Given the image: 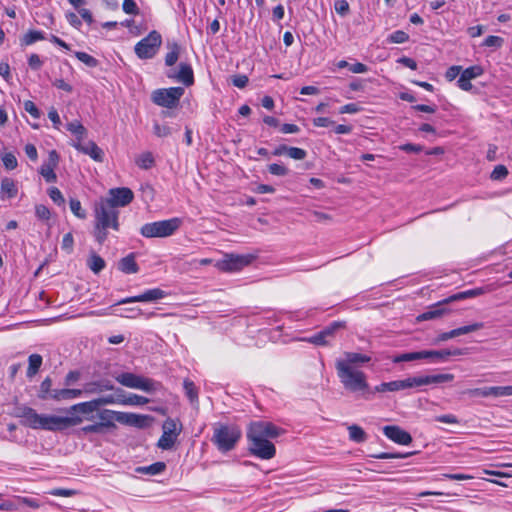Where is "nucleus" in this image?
I'll return each instance as SVG.
<instances>
[{
    "label": "nucleus",
    "mask_w": 512,
    "mask_h": 512,
    "mask_svg": "<svg viewBox=\"0 0 512 512\" xmlns=\"http://www.w3.org/2000/svg\"><path fill=\"white\" fill-rule=\"evenodd\" d=\"M282 430L267 421H254L249 425L247 438L250 442L249 450L260 459L268 460L275 456L276 449L269 438H276Z\"/></svg>",
    "instance_id": "f257e3e1"
},
{
    "label": "nucleus",
    "mask_w": 512,
    "mask_h": 512,
    "mask_svg": "<svg viewBox=\"0 0 512 512\" xmlns=\"http://www.w3.org/2000/svg\"><path fill=\"white\" fill-rule=\"evenodd\" d=\"M24 425L32 429H43L48 431L63 430L71 425L83 421L81 417H62L56 415L38 414L34 409L25 407L21 414Z\"/></svg>",
    "instance_id": "f03ea898"
},
{
    "label": "nucleus",
    "mask_w": 512,
    "mask_h": 512,
    "mask_svg": "<svg viewBox=\"0 0 512 512\" xmlns=\"http://www.w3.org/2000/svg\"><path fill=\"white\" fill-rule=\"evenodd\" d=\"M241 436V429L237 425L218 422L213 425L211 441L220 452L226 453L235 448Z\"/></svg>",
    "instance_id": "7ed1b4c3"
},
{
    "label": "nucleus",
    "mask_w": 512,
    "mask_h": 512,
    "mask_svg": "<svg viewBox=\"0 0 512 512\" xmlns=\"http://www.w3.org/2000/svg\"><path fill=\"white\" fill-rule=\"evenodd\" d=\"M335 369L340 383L345 390L356 393L364 392L368 389L369 384L363 371L339 364H335Z\"/></svg>",
    "instance_id": "20e7f679"
},
{
    "label": "nucleus",
    "mask_w": 512,
    "mask_h": 512,
    "mask_svg": "<svg viewBox=\"0 0 512 512\" xmlns=\"http://www.w3.org/2000/svg\"><path fill=\"white\" fill-rule=\"evenodd\" d=\"M182 225L178 217L144 224L140 234L145 238H165L172 236Z\"/></svg>",
    "instance_id": "39448f33"
},
{
    "label": "nucleus",
    "mask_w": 512,
    "mask_h": 512,
    "mask_svg": "<svg viewBox=\"0 0 512 512\" xmlns=\"http://www.w3.org/2000/svg\"><path fill=\"white\" fill-rule=\"evenodd\" d=\"M115 379L122 386L138 389L146 393H153L162 389L160 382L131 372L120 373L115 376Z\"/></svg>",
    "instance_id": "423d86ee"
},
{
    "label": "nucleus",
    "mask_w": 512,
    "mask_h": 512,
    "mask_svg": "<svg viewBox=\"0 0 512 512\" xmlns=\"http://www.w3.org/2000/svg\"><path fill=\"white\" fill-rule=\"evenodd\" d=\"M94 217L98 227L119 230V211L110 202H97L94 206Z\"/></svg>",
    "instance_id": "0eeeda50"
},
{
    "label": "nucleus",
    "mask_w": 512,
    "mask_h": 512,
    "mask_svg": "<svg viewBox=\"0 0 512 512\" xmlns=\"http://www.w3.org/2000/svg\"><path fill=\"white\" fill-rule=\"evenodd\" d=\"M183 95L184 88L182 87L161 88L152 92L151 100L158 106L173 109L179 105Z\"/></svg>",
    "instance_id": "6e6552de"
},
{
    "label": "nucleus",
    "mask_w": 512,
    "mask_h": 512,
    "mask_svg": "<svg viewBox=\"0 0 512 512\" xmlns=\"http://www.w3.org/2000/svg\"><path fill=\"white\" fill-rule=\"evenodd\" d=\"M161 43L160 33L153 30L135 45L134 50L140 59H151L157 54Z\"/></svg>",
    "instance_id": "1a4fd4ad"
},
{
    "label": "nucleus",
    "mask_w": 512,
    "mask_h": 512,
    "mask_svg": "<svg viewBox=\"0 0 512 512\" xmlns=\"http://www.w3.org/2000/svg\"><path fill=\"white\" fill-rule=\"evenodd\" d=\"M162 429L163 434L158 440L157 446L163 450H169L174 446L182 431V426L177 420L168 418L164 421Z\"/></svg>",
    "instance_id": "9d476101"
},
{
    "label": "nucleus",
    "mask_w": 512,
    "mask_h": 512,
    "mask_svg": "<svg viewBox=\"0 0 512 512\" xmlns=\"http://www.w3.org/2000/svg\"><path fill=\"white\" fill-rule=\"evenodd\" d=\"M252 260L253 256L251 255L228 253L217 261L216 267L221 271L236 272L248 266Z\"/></svg>",
    "instance_id": "9b49d317"
},
{
    "label": "nucleus",
    "mask_w": 512,
    "mask_h": 512,
    "mask_svg": "<svg viewBox=\"0 0 512 512\" xmlns=\"http://www.w3.org/2000/svg\"><path fill=\"white\" fill-rule=\"evenodd\" d=\"M133 192L126 187L113 188L109 191V197L101 199L104 202H110V204L117 209V207L127 206L133 200Z\"/></svg>",
    "instance_id": "f8f14e48"
},
{
    "label": "nucleus",
    "mask_w": 512,
    "mask_h": 512,
    "mask_svg": "<svg viewBox=\"0 0 512 512\" xmlns=\"http://www.w3.org/2000/svg\"><path fill=\"white\" fill-rule=\"evenodd\" d=\"M166 76L169 79L182 83L187 87L194 84V73L189 63H180L178 71L170 69L167 71Z\"/></svg>",
    "instance_id": "ddd939ff"
},
{
    "label": "nucleus",
    "mask_w": 512,
    "mask_h": 512,
    "mask_svg": "<svg viewBox=\"0 0 512 512\" xmlns=\"http://www.w3.org/2000/svg\"><path fill=\"white\" fill-rule=\"evenodd\" d=\"M384 435L394 443L399 445H409L412 442L411 435L397 425H387L383 427Z\"/></svg>",
    "instance_id": "4468645a"
},
{
    "label": "nucleus",
    "mask_w": 512,
    "mask_h": 512,
    "mask_svg": "<svg viewBox=\"0 0 512 512\" xmlns=\"http://www.w3.org/2000/svg\"><path fill=\"white\" fill-rule=\"evenodd\" d=\"M59 162V155L55 150L49 152L48 160L40 167V174L43 176L47 183H54L57 181V175L54 170Z\"/></svg>",
    "instance_id": "2eb2a0df"
},
{
    "label": "nucleus",
    "mask_w": 512,
    "mask_h": 512,
    "mask_svg": "<svg viewBox=\"0 0 512 512\" xmlns=\"http://www.w3.org/2000/svg\"><path fill=\"white\" fill-rule=\"evenodd\" d=\"M371 356L368 354L357 352H344L343 357L335 361V364L346 365L352 369H358L364 364L371 361Z\"/></svg>",
    "instance_id": "dca6fc26"
},
{
    "label": "nucleus",
    "mask_w": 512,
    "mask_h": 512,
    "mask_svg": "<svg viewBox=\"0 0 512 512\" xmlns=\"http://www.w3.org/2000/svg\"><path fill=\"white\" fill-rule=\"evenodd\" d=\"M166 296L165 291L160 288L146 290L140 295L127 297L120 300L116 305L134 303V302H154L163 299Z\"/></svg>",
    "instance_id": "f3484780"
},
{
    "label": "nucleus",
    "mask_w": 512,
    "mask_h": 512,
    "mask_svg": "<svg viewBox=\"0 0 512 512\" xmlns=\"http://www.w3.org/2000/svg\"><path fill=\"white\" fill-rule=\"evenodd\" d=\"M412 381L415 388L432 385V384H441L445 382H451L454 379L453 374H436V375H421V376H412Z\"/></svg>",
    "instance_id": "a211bd4d"
},
{
    "label": "nucleus",
    "mask_w": 512,
    "mask_h": 512,
    "mask_svg": "<svg viewBox=\"0 0 512 512\" xmlns=\"http://www.w3.org/2000/svg\"><path fill=\"white\" fill-rule=\"evenodd\" d=\"M462 354L461 349H443V350H423L420 351L421 359H427L434 363L446 361L450 356H458Z\"/></svg>",
    "instance_id": "6ab92c4d"
},
{
    "label": "nucleus",
    "mask_w": 512,
    "mask_h": 512,
    "mask_svg": "<svg viewBox=\"0 0 512 512\" xmlns=\"http://www.w3.org/2000/svg\"><path fill=\"white\" fill-rule=\"evenodd\" d=\"M117 422L137 428H144L148 425L151 417L129 412H120L117 415Z\"/></svg>",
    "instance_id": "aec40b11"
},
{
    "label": "nucleus",
    "mask_w": 512,
    "mask_h": 512,
    "mask_svg": "<svg viewBox=\"0 0 512 512\" xmlns=\"http://www.w3.org/2000/svg\"><path fill=\"white\" fill-rule=\"evenodd\" d=\"M73 147H75L78 151L89 155L93 160L102 162L104 153L101 148H99L95 142L88 141V142H82V141H76L73 143Z\"/></svg>",
    "instance_id": "412c9836"
},
{
    "label": "nucleus",
    "mask_w": 512,
    "mask_h": 512,
    "mask_svg": "<svg viewBox=\"0 0 512 512\" xmlns=\"http://www.w3.org/2000/svg\"><path fill=\"white\" fill-rule=\"evenodd\" d=\"M85 394L84 388L83 389H54L53 393H51V399L55 401H62V400H72L81 397Z\"/></svg>",
    "instance_id": "4be33fe9"
},
{
    "label": "nucleus",
    "mask_w": 512,
    "mask_h": 512,
    "mask_svg": "<svg viewBox=\"0 0 512 512\" xmlns=\"http://www.w3.org/2000/svg\"><path fill=\"white\" fill-rule=\"evenodd\" d=\"M113 389L114 385L108 379L93 381L85 384L84 386L85 395L96 394L104 391H111Z\"/></svg>",
    "instance_id": "5701e85b"
},
{
    "label": "nucleus",
    "mask_w": 512,
    "mask_h": 512,
    "mask_svg": "<svg viewBox=\"0 0 512 512\" xmlns=\"http://www.w3.org/2000/svg\"><path fill=\"white\" fill-rule=\"evenodd\" d=\"M18 187L11 178H3L1 180L0 197L2 200L12 199L17 196Z\"/></svg>",
    "instance_id": "b1692460"
},
{
    "label": "nucleus",
    "mask_w": 512,
    "mask_h": 512,
    "mask_svg": "<svg viewBox=\"0 0 512 512\" xmlns=\"http://www.w3.org/2000/svg\"><path fill=\"white\" fill-rule=\"evenodd\" d=\"M118 269L125 274H134L139 271V266L135 261V254L130 253L123 257L118 263Z\"/></svg>",
    "instance_id": "393cba45"
},
{
    "label": "nucleus",
    "mask_w": 512,
    "mask_h": 512,
    "mask_svg": "<svg viewBox=\"0 0 512 512\" xmlns=\"http://www.w3.org/2000/svg\"><path fill=\"white\" fill-rule=\"evenodd\" d=\"M118 413V411H113L109 409L101 410L97 414V418L99 419L98 423H100L103 429L113 428L115 427L114 421H117Z\"/></svg>",
    "instance_id": "a878e982"
},
{
    "label": "nucleus",
    "mask_w": 512,
    "mask_h": 512,
    "mask_svg": "<svg viewBox=\"0 0 512 512\" xmlns=\"http://www.w3.org/2000/svg\"><path fill=\"white\" fill-rule=\"evenodd\" d=\"M97 410L98 406L97 401H95V399L91 401L77 403L70 407V412L81 414H91Z\"/></svg>",
    "instance_id": "bb28decb"
},
{
    "label": "nucleus",
    "mask_w": 512,
    "mask_h": 512,
    "mask_svg": "<svg viewBox=\"0 0 512 512\" xmlns=\"http://www.w3.org/2000/svg\"><path fill=\"white\" fill-rule=\"evenodd\" d=\"M166 468L164 462H155L148 466H141L136 468V472L147 475L161 474Z\"/></svg>",
    "instance_id": "cd10ccee"
},
{
    "label": "nucleus",
    "mask_w": 512,
    "mask_h": 512,
    "mask_svg": "<svg viewBox=\"0 0 512 512\" xmlns=\"http://www.w3.org/2000/svg\"><path fill=\"white\" fill-rule=\"evenodd\" d=\"M105 265V260L96 253H91L87 260V266L95 274L101 272L105 268Z\"/></svg>",
    "instance_id": "c85d7f7f"
},
{
    "label": "nucleus",
    "mask_w": 512,
    "mask_h": 512,
    "mask_svg": "<svg viewBox=\"0 0 512 512\" xmlns=\"http://www.w3.org/2000/svg\"><path fill=\"white\" fill-rule=\"evenodd\" d=\"M148 402V398L137 394H129L128 397H124L121 400H118V404L124 406H142L147 404Z\"/></svg>",
    "instance_id": "c756f323"
},
{
    "label": "nucleus",
    "mask_w": 512,
    "mask_h": 512,
    "mask_svg": "<svg viewBox=\"0 0 512 512\" xmlns=\"http://www.w3.org/2000/svg\"><path fill=\"white\" fill-rule=\"evenodd\" d=\"M377 392H397L404 390L403 379L390 382H383L375 387Z\"/></svg>",
    "instance_id": "7c9ffc66"
},
{
    "label": "nucleus",
    "mask_w": 512,
    "mask_h": 512,
    "mask_svg": "<svg viewBox=\"0 0 512 512\" xmlns=\"http://www.w3.org/2000/svg\"><path fill=\"white\" fill-rule=\"evenodd\" d=\"M349 439L356 443H363L367 440L366 432L358 425H350L348 427Z\"/></svg>",
    "instance_id": "2f4dec72"
},
{
    "label": "nucleus",
    "mask_w": 512,
    "mask_h": 512,
    "mask_svg": "<svg viewBox=\"0 0 512 512\" xmlns=\"http://www.w3.org/2000/svg\"><path fill=\"white\" fill-rule=\"evenodd\" d=\"M168 49L169 51L165 56V64L171 67L177 62L179 58L180 46L176 42H173L168 44Z\"/></svg>",
    "instance_id": "473e14b6"
},
{
    "label": "nucleus",
    "mask_w": 512,
    "mask_h": 512,
    "mask_svg": "<svg viewBox=\"0 0 512 512\" xmlns=\"http://www.w3.org/2000/svg\"><path fill=\"white\" fill-rule=\"evenodd\" d=\"M45 39L44 33L41 31L31 30L21 38L22 46H29L33 43Z\"/></svg>",
    "instance_id": "72a5a7b5"
},
{
    "label": "nucleus",
    "mask_w": 512,
    "mask_h": 512,
    "mask_svg": "<svg viewBox=\"0 0 512 512\" xmlns=\"http://www.w3.org/2000/svg\"><path fill=\"white\" fill-rule=\"evenodd\" d=\"M29 366L27 369V376L33 377L42 365V356L39 354H32L28 359Z\"/></svg>",
    "instance_id": "f704fd0d"
},
{
    "label": "nucleus",
    "mask_w": 512,
    "mask_h": 512,
    "mask_svg": "<svg viewBox=\"0 0 512 512\" xmlns=\"http://www.w3.org/2000/svg\"><path fill=\"white\" fill-rule=\"evenodd\" d=\"M135 162L139 168L147 170L154 165V157L151 152H144L136 158Z\"/></svg>",
    "instance_id": "c9c22d12"
},
{
    "label": "nucleus",
    "mask_w": 512,
    "mask_h": 512,
    "mask_svg": "<svg viewBox=\"0 0 512 512\" xmlns=\"http://www.w3.org/2000/svg\"><path fill=\"white\" fill-rule=\"evenodd\" d=\"M183 388L186 396L188 397L191 403L198 401V390L193 381L185 379L183 382Z\"/></svg>",
    "instance_id": "e433bc0d"
},
{
    "label": "nucleus",
    "mask_w": 512,
    "mask_h": 512,
    "mask_svg": "<svg viewBox=\"0 0 512 512\" xmlns=\"http://www.w3.org/2000/svg\"><path fill=\"white\" fill-rule=\"evenodd\" d=\"M51 387H52L51 378H49V377L45 378L40 385L38 397L43 400L51 399V393H53V390L51 389Z\"/></svg>",
    "instance_id": "4c0bfd02"
},
{
    "label": "nucleus",
    "mask_w": 512,
    "mask_h": 512,
    "mask_svg": "<svg viewBox=\"0 0 512 512\" xmlns=\"http://www.w3.org/2000/svg\"><path fill=\"white\" fill-rule=\"evenodd\" d=\"M15 501L19 504V507L25 505L32 509H38L42 505L39 499L33 497L16 496Z\"/></svg>",
    "instance_id": "58836bf2"
},
{
    "label": "nucleus",
    "mask_w": 512,
    "mask_h": 512,
    "mask_svg": "<svg viewBox=\"0 0 512 512\" xmlns=\"http://www.w3.org/2000/svg\"><path fill=\"white\" fill-rule=\"evenodd\" d=\"M67 129L77 137V141H82V138L86 133V128L78 121L68 123Z\"/></svg>",
    "instance_id": "ea45409f"
},
{
    "label": "nucleus",
    "mask_w": 512,
    "mask_h": 512,
    "mask_svg": "<svg viewBox=\"0 0 512 512\" xmlns=\"http://www.w3.org/2000/svg\"><path fill=\"white\" fill-rule=\"evenodd\" d=\"M481 293H482L481 289H471V290H467L464 292H459L455 295H452L448 299H446L445 303H448L451 301H456V300H461V299H465V298H469V297H475V296L480 295Z\"/></svg>",
    "instance_id": "a19ab883"
},
{
    "label": "nucleus",
    "mask_w": 512,
    "mask_h": 512,
    "mask_svg": "<svg viewBox=\"0 0 512 512\" xmlns=\"http://www.w3.org/2000/svg\"><path fill=\"white\" fill-rule=\"evenodd\" d=\"M343 327H344L343 322L335 321V322L329 324L328 326H326L325 328H323L321 330V332L325 336V338L330 341V339L334 337L335 333Z\"/></svg>",
    "instance_id": "79ce46f5"
},
{
    "label": "nucleus",
    "mask_w": 512,
    "mask_h": 512,
    "mask_svg": "<svg viewBox=\"0 0 512 512\" xmlns=\"http://www.w3.org/2000/svg\"><path fill=\"white\" fill-rule=\"evenodd\" d=\"M71 212L79 219L86 218V212L82 208L81 202L78 199L71 198L69 201Z\"/></svg>",
    "instance_id": "37998d69"
},
{
    "label": "nucleus",
    "mask_w": 512,
    "mask_h": 512,
    "mask_svg": "<svg viewBox=\"0 0 512 512\" xmlns=\"http://www.w3.org/2000/svg\"><path fill=\"white\" fill-rule=\"evenodd\" d=\"M420 359H421L420 351H416V352H408V353L399 354V355L395 356L392 359V361L394 363H400V362H409V361H415V360H420Z\"/></svg>",
    "instance_id": "c03bdc74"
},
{
    "label": "nucleus",
    "mask_w": 512,
    "mask_h": 512,
    "mask_svg": "<svg viewBox=\"0 0 512 512\" xmlns=\"http://www.w3.org/2000/svg\"><path fill=\"white\" fill-rule=\"evenodd\" d=\"M483 327H484V324L482 322H476V323H473V324H470V325H466V326H462V327L456 328L454 330H455V333H456V337H458V336H461V335H464V334H468V333H471V332L478 331V330L482 329Z\"/></svg>",
    "instance_id": "a18cd8bd"
},
{
    "label": "nucleus",
    "mask_w": 512,
    "mask_h": 512,
    "mask_svg": "<svg viewBox=\"0 0 512 512\" xmlns=\"http://www.w3.org/2000/svg\"><path fill=\"white\" fill-rule=\"evenodd\" d=\"M302 340L317 346H326L329 344V340L325 338L321 331L310 337L302 338Z\"/></svg>",
    "instance_id": "49530a36"
},
{
    "label": "nucleus",
    "mask_w": 512,
    "mask_h": 512,
    "mask_svg": "<svg viewBox=\"0 0 512 512\" xmlns=\"http://www.w3.org/2000/svg\"><path fill=\"white\" fill-rule=\"evenodd\" d=\"M75 56L79 61H81L88 67H96L98 65L97 59L86 52L77 51L75 52Z\"/></svg>",
    "instance_id": "de8ad7c7"
},
{
    "label": "nucleus",
    "mask_w": 512,
    "mask_h": 512,
    "mask_svg": "<svg viewBox=\"0 0 512 512\" xmlns=\"http://www.w3.org/2000/svg\"><path fill=\"white\" fill-rule=\"evenodd\" d=\"M444 313V309L440 307V305L431 308L429 311L421 314L418 319L419 320H431L440 317Z\"/></svg>",
    "instance_id": "09e8293b"
},
{
    "label": "nucleus",
    "mask_w": 512,
    "mask_h": 512,
    "mask_svg": "<svg viewBox=\"0 0 512 512\" xmlns=\"http://www.w3.org/2000/svg\"><path fill=\"white\" fill-rule=\"evenodd\" d=\"M483 68L479 65L468 67L462 70V75L465 76L468 80L475 79L483 74Z\"/></svg>",
    "instance_id": "8fccbe9b"
},
{
    "label": "nucleus",
    "mask_w": 512,
    "mask_h": 512,
    "mask_svg": "<svg viewBox=\"0 0 512 512\" xmlns=\"http://www.w3.org/2000/svg\"><path fill=\"white\" fill-rule=\"evenodd\" d=\"M408 39H409V35L402 30L394 31L393 33H391L388 36V41L390 43H396V44L405 43L406 41H408Z\"/></svg>",
    "instance_id": "3c124183"
},
{
    "label": "nucleus",
    "mask_w": 512,
    "mask_h": 512,
    "mask_svg": "<svg viewBox=\"0 0 512 512\" xmlns=\"http://www.w3.org/2000/svg\"><path fill=\"white\" fill-rule=\"evenodd\" d=\"M412 453H387V452H381L378 454H373L372 457L376 459H403L407 458Z\"/></svg>",
    "instance_id": "603ef678"
},
{
    "label": "nucleus",
    "mask_w": 512,
    "mask_h": 512,
    "mask_svg": "<svg viewBox=\"0 0 512 512\" xmlns=\"http://www.w3.org/2000/svg\"><path fill=\"white\" fill-rule=\"evenodd\" d=\"M508 175V169L504 165H497L493 169L490 177L492 180L500 181Z\"/></svg>",
    "instance_id": "864d4df0"
},
{
    "label": "nucleus",
    "mask_w": 512,
    "mask_h": 512,
    "mask_svg": "<svg viewBox=\"0 0 512 512\" xmlns=\"http://www.w3.org/2000/svg\"><path fill=\"white\" fill-rule=\"evenodd\" d=\"M2 162L5 168L8 170H13L18 165L17 158L13 153H5L2 156Z\"/></svg>",
    "instance_id": "5fc2aeb1"
},
{
    "label": "nucleus",
    "mask_w": 512,
    "mask_h": 512,
    "mask_svg": "<svg viewBox=\"0 0 512 512\" xmlns=\"http://www.w3.org/2000/svg\"><path fill=\"white\" fill-rule=\"evenodd\" d=\"M153 132L157 137L163 138L171 134V129L167 125H161L158 122H154Z\"/></svg>",
    "instance_id": "6e6d98bb"
},
{
    "label": "nucleus",
    "mask_w": 512,
    "mask_h": 512,
    "mask_svg": "<svg viewBox=\"0 0 512 512\" xmlns=\"http://www.w3.org/2000/svg\"><path fill=\"white\" fill-rule=\"evenodd\" d=\"M35 215L40 220H49L51 213L47 206L43 204H38L35 206Z\"/></svg>",
    "instance_id": "4d7b16f0"
},
{
    "label": "nucleus",
    "mask_w": 512,
    "mask_h": 512,
    "mask_svg": "<svg viewBox=\"0 0 512 512\" xmlns=\"http://www.w3.org/2000/svg\"><path fill=\"white\" fill-rule=\"evenodd\" d=\"M268 171L272 175L286 176L289 173V169L281 164L273 163L268 166Z\"/></svg>",
    "instance_id": "13d9d810"
},
{
    "label": "nucleus",
    "mask_w": 512,
    "mask_h": 512,
    "mask_svg": "<svg viewBox=\"0 0 512 512\" xmlns=\"http://www.w3.org/2000/svg\"><path fill=\"white\" fill-rule=\"evenodd\" d=\"M94 237L99 244H103L108 237V228H101L94 224Z\"/></svg>",
    "instance_id": "bf43d9fd"
},
{
    "label": "nucleus",
    "mask_w": 512,
    "mask_h": 512,
    "mask_svg": "<svg viewBox=\"0 0 512 512\" xmlns=\"http://www.w3.org/2000/svg\"><path fill=\"white\" fill-rule=\"evenodd\" d=\"M287 155L295 160H303L307 156V152L302 148L289 147Z\"/></svg>",
    "instance_id": "052dcab7"
},
{
    "label": "nucleus",
    "mask_w": 512,
    "mask_h": 512,
    "mask_svg": "<svg viewBox=\"0 0 512 512\" xmlns=\"http://www.w3.org/2000/svg\"><path fill=\"white\" fill-rule=\"evenodd\" d=\"M74 246V238L72 233H67L63 236L61 248L65 250L67 253H71L73 251Z\"/></svg>",
    "instance_id": "680f3d73"
},
{
    "label": "nucleus",
    "mask_w": 512,
    "mask_h": 512,
    "mask_svg": "<svg viewBox=\"0 0 512 512\" xmlns=\"http://www.w3.org/2000/svg\"><path fill=\"white\" fill-rule=\"evenodd\" d=\"M48 195L51 198V200L58 205L63 204L65 201L61 191L56 187L50 188L48 190Z\"/></svg>",
    "instance_id": "e2e57ef3"
},
{
    "label": "nucleus",
    "mask_w": 512,
    "mask_h": 512,
    "mask_svg": "<svg viewBox=\"0 0 512 512\" xmlns=\"http://www.w3.org/2000/svg\"><path fill=\"white\" fill-rule=\"evenodd\" d=\"M122 8L126 14H130V15L138 14V7L134 0H124Z\"/></svg>",
    "instance_id": "0e129e2a"
},
{
    "label": "nucleus",
    "mask_w": 512,
    "mask_h": 512,
    "mask_svg": "<svg viewBox=\"0 0 512 512\" xmlns=\"http://www.w3.org/2000/svg\"><path fill=\"white\" fill-rule=\"evenodd\" d=\"M334 8L339 15L345 16L349 12V3L346 0H337L334 4Z\"/></svg>",
    "instance_id": "69168bd1"
},
{
    "label": "nucleus",
    "mask_w": 512,
    "mask_h": 512,
    "mask_svg": "<svg viewBox=\"0 0 512 512\" xmlns=\"http://www.w3.org/2000/svg\"><path fill=\"white\" fill-rule=\"evenodd\" d=\"M24 109L28 112L33 118L38 119L40 117V111L36 107L35 103L27 100L24 102Z\"/></svg>",
    "instance_id": "338daca9"
},
{
    "label": "nucleus",
    "mask_w": 512,
    "mask_h": 512,
    "mask_svg": "<svg viewBox=\"0 0 512 512\" xmlns=\"http://www.w3.org/2000/svg\"><path fill=\"white\" fill-rule=\"evenodd\" d=\"M81 431L84 434H91V433L101 434L104 432V429L102 428L100 423L97 422V423L86 425V426L82 427Z\"/></svg>",
    "instance_id": "774afa93"
}]
</instances>
